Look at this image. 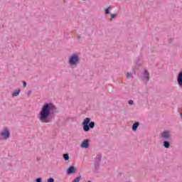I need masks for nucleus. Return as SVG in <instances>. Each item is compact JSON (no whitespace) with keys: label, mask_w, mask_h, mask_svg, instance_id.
I'll return each instance as SVG.
<instances>
[{"label":"nucleus","mask_w":182,"mask_h":182,"mask_svg":"<svg viewBox=\"0 0 182 182\" xmlns=\"http://www.w3.org/2000/svg\"><path fill=\"white\" fill-rule=\"evenodd\" d=\"M133 103H134L133 100H129V105H133Z\"/></svg>","instance_id":"nucleus-21"},{"label":"nucleus","mask_w":182,"mask_h":182,"mask_svg":"<svg viewBox=\"0 0 182 182\" xmlns=\"http://www.w3.org/2000/svg\"><path fill=\"white\" fill-rule=\"evenodd\" d=\"M144 76L143 79L144 82H149V72L147 70L144 71Z\"/></svg>","instance_id":"nucleus-9"},{"label":"nucleus","mask_w":182,"mask_h":182,"mask_svg":"<svg viewBox=\"0 0 182 182\" xmlns=\"http://www.w3.org/2000/svg\"><path fill=\"white\" fill-rule=\"evenodd\" d=\"M82 149H88L89 148V139H85L80 144Z\"/></svg>","instance_id":"nucleus-5"},{"label":"nucleus","mask_w":182,"mask_h":182,"mask_svg":"<svg viewBox=\"0 0 182 182\" xmlns=\"http://www.w3.org/2000/svg\"><path fill=\"white\" fill-rule=\"evenodd\" d=\"M170 136V131H165L161 134V137H163V139H168Z\"/></svg>","instance_id":"nucleus-8"},{"label":"nucleus","mask_w":182,"mask_h":182,"mask_svg":"<svg viewBox=\"0 0 182 182\" xmlns=\"http://www.w3.org/2000/svg\"><path fill=\"white\" fill-rule=\"evenodd\" d=\"M127 77H132V73H127Z\"/></svg>","instance_id":"nucleus-18"},{"label":"nucleus","mask_w":182,"mask_h":182,"mask_svg":"<svg viewBox=\"0 0 182 182\" xmlns=\"http://www.w3.org/2000/svg\"><path fill=\"white\" fill-rule=\"evenodd\" d=\"M10 135L11 133L9 132V129H8L7 128H4L0 134V136H1V139H3V140H6V139H9Z\"/></svg>","instance_id":"nucleus-3"},{"label":"nucleus","mask_w":182,"mask_h":182,"mask_svg":"<svg viewBox=\"0 0 182 182\" xmlns=\"http://www.w3.org/2000/svg\"><path fill=\"white\" fill-rule=\"evenodd\" d=\"M117 16V14H111V18H110V21H112L113 18H116Z\"/></svg>","instance_id":"nucleus-16"},{"label":"nucleus","mask_w":182,"mask_h":182,"mask_svg":"<svg viewBox=\"0 0 182 182\" xmlns=\"http://www.w3.org/2000/svg\"><path fill=\"white\" fill-rule=\"evenodd\" d=\"M69 63L71 65H77L79 63V56L75 54L72 55L70 58Z\"/></svg>","instance_id":"nucleus-4"},{"label":"nucleus","mask_w":182,"mask_h":182,"mask_svg":"<svg viewBox=\"0 0 182 182\" xmlns=\"http://www.w3.org/2000/svg\"><path fill=\"white\" fill-rule=\"evenodd\" d=\"M76 173V167L75 166H70L67 170L68 174H75Z\"/></svg>","instance_id":"nucleus-6"},{"label":"nucleus","mask_w":182,"mask_h":182,"mask_svg":"<svg viewBox=\"0 0 182 182\" xmlns=\"http://www.w3.org/2000/svg\"><path fill=\"white\" fill-rule=\"evenodd\" d=\"M48 182H55V179H53V178H50L48 179Z\"/></svg>","instance_id":"nucleus-17"},{"label":"nucleus","mask_w":182,"mask_h":182,"mask_svg":"<svg viewBox=\"0 0 182 182\" xmlns=\"http://www.w3.org/2000/svg\"><path fill=\"white\" fill-rule=\"evenodd\" d=\"M55 109V106L52 104L46 103L43 105L40 113L38 114V119L41 123H50V113Z\"/></svg>","instance_id":"nucleus-1"},{"label":"nucleus","mask_w":182,"mask_h":182,"mask_svg":"<svg viewBox=\"0 0 182 182\" xmlns=\"http://www.w3.org/2000/svg\"><path fill=\"white\" fill-rule=\"evenodd\" d=\"M82 1H85V0H82Z\"/></svg>","instance_id":"nucleus-22"},{"label":"nucleus","mask_w":182,"mask_h":182,"mask_svg":"<svg viewBox=\"0 0 182 182\" xmlns=\"http://www.w3.org/2000/svg\"><path fill=\"white\" fill-rule=\"evenodd\" d=\"M178 86L182 89V72H181L178 75L177 79Z\"/></svg>","instance_id":"nucleus-7"},{"label":"nucleus","mask_w":182,"mask_h":182,"mask_svg":"<svg viewBox=\"0 0 182 182\" xmlns=\"http://www.w3.org/2000/svg\"><path fill=\"white\" fill-rule=\"evenodd\" d=\"M23 86L24 87H26V82L23 81Z\"/></svg>","instance_id":"nucleus-20"},{"label":"nucleus","mask_w":182,"mask_h":182,"mask_svg":"<svg viewBox=\"0 0 182 182\" xmlns=\"http://www.w3.org/2000/svg\"><path fill=\"white\" fill-rule=\"evenodd\" d=\"M140 124V123L139 122H135L133 125H132V130L134 132H136V130H137V127H139V125Z\"/></svg>","instance_id":"nucleus-10"},{"label":"nucleus","mask_w":182,"mask_h":182,"mask_svg":"<svg viewBox=\"0 0 182 182\" xmlns=\"http://www.w3.org/2000/svg\"><path fill=\"white\" fill-rule=\"evenodd\" d=\"M82 126L84 132H89L90 129H93V127H95V122H90V118L87 117L83 120Z\"/></svg>","instance_id":"nucleus-2"},{"label":"nucleus","mask_w":182,"mask_h":182,"mask_svg":"<svg viewBox=\"0 0 182 182\" xmlns=\"http://www.w3.org/2000/svg\"><path fill=\"white\" fill-rule=\"evenodd\" d=\"M63 159L64 160H65V161H68V160H69V154H63Z\"/></svg>","instance_id":"nucleus-14"},{"label":"nucleus","mask_w":182,"mask_h":182,"mask_svg":"<svg viewBox=\"0 0 182 182\" xmlns=\"http://www.w3.org/2000/svg\"><path fill=\"white\" fill-rule=\"evenodd\" d=\"M19 93H21V90L18 89L13 93V96H18Z\"/></svg>","instance_id":"nucleus-13"},{"label":"nucleus","mask_w":182,"mask_h":182,"mask_svg":"<svg viewBox=\"0 0 182 182\" xmlns=\"http://www.w3.org/2000/svg\"><path fill=\"white\" fill-rule=\"evenodd\" d=\"M82 178V176H78L76 178H75L73 182H80V179Z\"/></svg>","instance_id":"nucleus-15"},{"label":"nucleus","mask_w":182,"mask_h":182,"mask_svg":"<svg viewBox=\"0 0 182 182\" xmlns=\"http://www.w3.org/2000/svg\"><path fill=\"white\" fill-rule=\"evenodd\" d=\"M36 181V182H42V178H38Z\"/></svg>","instance_id":"nucleus-19"},{"label":"nucleus","mask_w":182,"mask_h":182,"mask_svg":"<svg viewBox=\"0 0 182 182\" xmlns=\"http://www.w3.org/2000/svg\"><path fill=\"white\" fill-rule=\"evenodd\" d=\"M110 9H112V7L109 6L107 9H105V12L107 15H109L110 14Z\"/></svg>","instance_id":"nucleus-12"},{"label":"nucleus","mask_w":182,"mask_h":182,"mask_svg":"<svg viewBox=\"0 0 182 182\" xmlns=\"http://www.w3.org/2000/svg\"><path fill=\"white\" fill-rule=\"evenodd\" d=\"M164 146L165 149H168V147H170V142H168V141H164Z\"/></svg>","instance_id":"nucleus-11"}]
</instances>
